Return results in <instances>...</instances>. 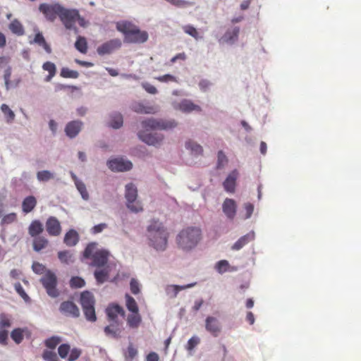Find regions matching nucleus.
<instances>
[{
  "instance_id": "obj_1",
  "label": "nucleus",
  "mask_w": 361,
  "mask_h": 361,
  "mask_svg": "<svg viewBox=\"0 0 361 361\" xmlns=\"http://www.w3.org/2000/svg\"><path fill=\"white\" fill-rule=\"evenodd\" d=\"M150 246L157 251H164L167 247L169 233L159 221H152L147 227Z\"/></svg>"
},
{
  "instance_id": "obj_2",
  "label": "nucleus",
  "mask_w": 361,
  "mask_h": 361,
  "mask_svg": "<svg viewBox=\"0 0 361 361\" xmlns=\"http://www.w3.org/2000/svg\"><path fill=\"white\" fill-rule=\"evenodd\" d=\"M116 30L124 35V42L126 43H143L148 39V34L142 31L140 28L128 20H122L116 23Z\"/></svg>"
},
{
  "instance_id": "obj_3",
  "label": "nucleus",
  "mask_w": 361,
  "mask_h": 361,
  "mask_svg": "<svg viewBox=\"0 0 361 361\" xmlns=\"http://www.w3.org/2000/svg\"><path fill=\"white\" fill-rule=\"evenodd\" d=\"M202 238L201 230L197 227L189 226L180 231L176 242L183 250H190L199 243Z\"/></svg>"
},
{
  "instance_id": "obj_4",
  "label": "nucleus",
  "mask_w": 361,
  "mask_h": 361,
  "mask_svg": "<svg viewBox=\"0 0 361 361\" xmlns=\"http://www.w3.org/2000/svg\"><path fill=\"white\" fill-rule=\"evenodd\" d=\"M97 243H90L83 252L84 257L92 259V265L97 267H104L108 261L109 252L104 249H98Z\"/></svg>"
},
{
  "instance_id": "obj_5",
  "label": "nucleus",
  "mask_w": 361,
  "mask_h": 361,
  "mask_svg": "<svg viewBox=\"0 0 361 361\" xmlns=\"http://www.w3.org/2000/svg\"><path fill=\"white\" fill-rule=\"evenodd\" d=\"M125 197L127 200L126 206L133 212L137 213L142 211V207L139 201H137V190L133 183L126 185Z\"/></svg>"
},
{
  "instance_id": "obj_6",
  "label": "nucleus",
  "mask_w": 361,
  "mask_h": 361,
  "mask_svg": "<svg viewBox=\"0 0 361 361\" xmlns=\"http://www.w3.org/2000/svg\"><path fill=\"white\" fill-rule=\"evenodd\" d=\"M40 281L50 297L56 298L59 296V293L56 288L57 279L54 273L51 271H47Z\"/></svg>"
},
{
  "instance_id": "obj_7",
  "label": "nucleus",
  "mask_w": 361,
  "mask_h": 361,
  "mask_svg": "<svg viewBox=\"0 0 361 361\" xmlns=\"http://www.w3.org/2000/svg\"><path fill=\"white\" fill-rule=\"evenodd\" d=\"M79 17V11L77 9H68L62 6L59 18L66 29H73L75 33L78 32V30L74 27L77 18Z\"/></svg>"
},
{
  "instance_id": "obj_8",
  "label": "nucleus",
  "mask_w": 361,
  "mask_h": 361,
  "mask_svg": "<svg viewBox=\"0 0 361 361\" xmlns=\"http://www.w3.org/2000/svg\"><path fill=\"white\" fill-rule=\"evenodd\" d=\"M62 6L59 4H41L39 6V11L43 13L46 19L50 22H54L57 16L59 17L61 12Z\"/></svg>"
},
{
  "instance_id": "obj_9",
  "label": "nucleus",
  "mask_w": 361,
  "mask_h": 361,
  "mask_svg": "<svg viewBox=\"0 0 361 361\" xmlns=\"http://www.w3.org/2000/svg\"><path fill=\"white\" fill-rule=\"evenodd\" d=\"M142 127L148 129H171L176 126L174 121L156 120L154 118H149L142 122Z\"/></svg>"
},
{
  "instance_id": "obj_10",
  "label": "nucleus",
  "mask_w": 361,
  "mask_h": 361,
  "mask_svg": "<svg viewBox=\"0 0 361 361\" xmlns=\"http://www.w3.org/2000/svg\"><path fill=\"white\" fill-rule=\"evenodd\" d=\"M121 45L122 42L120 39H113L99 46L97 49V51L98 54L101 56L109 54L114 51L121 48Z\"/></svg>"
},
{
  "instance_id": "obj_11",
  "label": "nucleus",
  "mask_w": 361,
  "mask_h": 361,
  "mask_svg": "<svg viewBox=\"0 0 361 361\" xmlns=\"http://www.w3.org/2000/svg\"><path fill=\"white\" fill-rule=\"evenodd\" d=\"M205 329L212 336L217 337L220 335L222 327L219 320L212 316H208L205 319Z\"/></svg>"
},
{
  "instance_id": "obj_12",
  "label": "nucleus",
  "mask_w": 361,
  "mask_h": 361,
  "mask_svg": "<svg viewBox=\"0 0 361 361\" xmlns=\"http://www.w3.org/2000/svg\"><path fill=\"white\" fill-rule=\"evenodd\" d=\"M109 168L113 171H126L132 169L133 164L130 161L123 159H114L107 162Z\"/></svg>"
},
{
  "instance_id": "obj_13",
  "label": "nucleus",
  "mask_w": 361,
  "mask_h": 361,
  "mask_svg": "<svg viewBox=\"0 0 361 361\" xmlns=\"http://www.w3.org/2000/svg\"><path fill=\"white\" fill-rule=\"evenodd\" d=\"M139 138L149 145L159 146L161 145L164 137L159 133H146L144 131L138 133Z\"/></svg>"
},
{
  "instance_id": "obj_14",
  "label": "nucleus",
  "mask_w": 361,
  "mask_h": 361,
  "mask_svg": "<svg viewBox=\"0 0 361 361\" xmlns=\"http://www.w3.org/2000/svg\"><path fill=\"white\" fill-rule=\"evenodd\" d=\"M60 312L67 317L77 318L80 316V310L72 301L63 302L59 307Z\"/></svg>"
},
{
  "instance_id": "obj_15",
  "label": "nucleus",
  "mask_w": 361,
  "mask_h": 361,
  "mask_svg": "<svg viewBox=\"0 0 361 361\" xmlns=\"http://www.w3.org/2000/svg\"><path fill=\"white\" fill-rule=\"evenodd\" d=\"M240 27L238 26L228 28L224 35L219 39L220 44H233L238 39Z\"/></svg>"
},
{
  "instance_id": "obj_16",
  "label": "nucleus",
  "mask_w": 361,
  "mask_h": 361,
  "mask_svg": "<svg viewBox=\"0 0 361 361\" xmlns=\"http://www.w3.org/2000/svg\"><path fill=\"white\" fill-rule=\"evenodd\" d=\"M46 230L49 235L58 236L61 233V226L55 216H50L46 221Z\"/></svg>"
},
{
  "instance_id": "obj_17",
  "label": "nucleus",
  "mask_w": 361,
  "mask_h": 361,
  "mask_svg": "<svg viewBox=\"0 0 361 361\" xmlns=\"http://www.w3.org/2000/svg\"><path fill=\"white\" fill-rule=\"evenodd\" d=\"M222 210L226 217L233 220L237 212V204L234 200L226 198L222 204Z\"/></svg>"
},
{
  "instance_id": "obj_18",
  "label": "nucleus",
  "mask_w": 361,
  "mask_h": 361,
  "mask_svg": "<svg viewBox=\"0 0 361 361\" xmlns=\"http://www.w3.org/2000/svg\"><path fill=\"white\" fill-rule=\"evenodd\" d=\"M238 176V172L236 169L232 171L223 183L224 190L231 193H233L235 190L236 180Z\"/></svg>"
},
{
  "instance_id": "obj_19",
  "label": "nucleus",
  "mask_w": 361,
  "mask_h": 361,
  "mask_svg": "<svg viewBox=\"0 0 361 361\" xmlns=\"http://www.w3.org/2000/svg\"><path fill=\"white\" fill-rule=\"evenodd\" d=\"M82 123L79 121H72L67 123L65 132L68 137L73 138L78 135L81 130Z\"/></svg>"
},
{
  "instance_id": "obj_20",
  "label": "nucleus",
  "mask_w": 361,
  "mask_h": 361,
  "mask_svg": "<svg viewBox=\"0 0 361 361\" xmlns=\"http://www.w3.org/2000/svg\"><path fill=\"white\" fill-rule=\"evenodd\" d=\"M197 282L188 283L184 286H178V285H168L166 287V293L171 298H176L179 291L185 290L187 288H190L196 286Z\"/></svg>"
},
{
  "instance_id": "obj_21",
  "label": "nucleus",
  "mask_w": 361,
  "mask_h": 361,
  "mask_svg": "<svg viewBox=\"0 0 361 361\" xmlns=\"http://www.w3.org/2000/svg\"><path fill=\"white\" fill-rule=\"evenodd\" d=\"M131 109L137 114H154L157 109L153 106H145L141 102H135L132 104Z\"/></svg>"
},
{
  "instance_id": "obj_22",
  "label": "nucleus",
  "mask_w": 361,
  "mask_h": 361,
  "mask_svg": "<svg viewBox=\"0 0 361 361\" xmlns=\"http://www.w3.org/2000/svg\"><path fill=\"white\" fill-rule=\"evenodd\" d=\"M106 312L109 319L111 321H114L118 314H121L122 317L125 316V312L123 309L118 305H109L106 308Z\"/></svg>"
},
{
  "instance_id": "obj_23",
  "label": "nucleus",
  "mask_w": 361,
  "mask_h": 361,
  "mask_svg": "<svg viewBox=\"0 0 361 361\" xmlns=\"http://www.w3.org/2000/svg\"><path fill=\"white\" fill-rule=\"evenodd\" d=\"M78 233L74 229H70L65 234L63 243L68 247L75 246L79 241Z\"/></svg>"
},
{
  "instance_id": "obj_24",
  "label": "nucleus",
  "mask_w": 361,
  "mask_h": 361,
  "mask_svg": "<svg viewBox=\"0 0 361 361\" xmlns=\"http://www.w3.org/2000/svg\"><path fill=\"white\" fill-rule=\"evenodd\" d=\"M43 231V224L39 220H33L28 226V233L32 238L40 236Z\"/></svg>"
},
{
  "instance_id": "obj_25",
  "label": "nucleus",
  "mask_w": 361,
  "mask_h": 361,
  "mask_svg": "<svg viewBox=\"0 0 361 361\" xmlns=\"http://www.w3.org/2000/svg\"><path fill=\"white\" fill-rule=\"evenodd\" d=\"M178 108L180 111L185 113H190L192 111H202V109L200 106L194 104L192 101L188 99L182 100L178 104Z\"/></svg>"
},
{
  "instance_id": "obj_26",
  "label": "nucleus",
  "mask_w": 361,
  "mask_h": 361,
  "mask_svg": "<svg viewBox=\"0 0 361 361\" xmlns=\"http://www.w3.org/2000/svg\"><path fill=\"white\" fill-rule=\"evenodd\" d=\"M36 205V198L32 195L27 196L23 200L22 210L25 214L30 213L35 209Z\"/></svg>"
},
{
  "instance_id": "obj_27",
  "label": "nucleus",
  "mask_w": 361,
  "mask_h": 361,
  "mask_svg": "<svg viewBox=\"0 0 361 361\" xmlns=\"http://www.w3.org/2000/svg\"><path fill=\"white\" fill-rule=\"evenodd\" d=\"M255 233L254 232L249 233L241 238H240L232 246V249L234 250H239L247 245L250 241L254 240Z\"/></svg>"
},
{
  "instance_id": "obj_28",
  "label": "nucleus",
  "mask_w": 361,
  "mask_h": 361,
  "mask_svg": "<svg viewBox=\"0 0 361 361\" xmlns=\"http://www.w3.org/2000/svg\"><path fill=\"white\" fill-rule=\"evenodd\" d=\"M80 304L84 307H92L94 305L93 295L89 291H84L80 295Z\"/></svg>"
},
{
  "instance_id": "obj_29",
  "label": "nucleus",
  "mask_w": 361,
  "mask_h": 361,
  "mask_svg": "<svg viewBox=\"0 0 361 361\" xmlns=\"http://www.w3.org/2000/svg\"><path fill=\"white\" fill-rule=\"evenodd\" d=\"M49 244V240L44 236L35 237L33 239L32 246L36 252H39L46 248Z\"/></svg>"
},
{
  "instance_id": "obj_30",
  "label": "nucleus",
  "mask_w": 361,
  "mask_h": 361,
  "mask_svg": "<svg viewBox=\"0 0 361 361\" xmlns=\"http://www.w3.org/2000/svg\"><path fill=\"white\" fill-rule=\"evenodd\" d=\"M141 322L142 317L139 314V312H137V313H131L128 316L127 324L131 329L138 328Z\"/></svg>"
},
{
  "instance_id": "obj_31",
  "label": "nucleus",
  "mask_w": 361,
  "mask_h": 361,
  "mask_svg": "<svg viewBox=\"0 0 361 361\" xmlns=\"http://www.w3.org/2000/svg\"><path fill=\"white\" fill-rule=\"evenodd\" d=\"M123 116L120 113H115L111 116L109 126L113 128L118 129L123 126Z\"/></svg>"
},
{
  "instance_id": "obj_32",
  "label": "nucleus",
  "mask_w": 361,
  "mask_h": 361,
  "mask_svg": "<svg viewBox=\"0 0 361 361\" xmlns=\"http://www.w3.org/2000/svg\"><path fill=\"white\" fill-rule=\"evenodd\" d=\"M42 68L43 70L49 72V75L45 78V80L47 82L50 81L56 75V68L55 64L52 62L47 61L42 65Z\"/></svg>"
},
{
  "instance_id": "obj_33",
  "label": "nucleus",
  "mask_w": 361,
  "mask_h": 361,
  "mask_svg": "<svg viewBox=\"0 0 361 361\" xmlns=\"http://www.w3.org/2000/svg\"><path fill=\"white\" fill-rule=\"evenodd\" d=\"M126 306L131 313L139 312L138 305L135 300L128 294H126Z\"/></svg>"
},
{
  "instance_id": "obj_34",
  "label": "nucleus",
  "mask_w": 361,
  "mask_h": 361,
  "mask_svg": "<svg viewBox=\"0 0 361 361\" xmlns=\"http://www.w3.org/2000/svg\"><path fill=\"white\" fill-rule=\"evenodd\" d=\"M9 29L13 33L18 36L23 35L24 34V28L23 25L16 19L13 20L9 24Z\"/></svg>"
},
{
  "instance_id": "obj_35",
  "label": "nucleus",
  "mask_w": 361,
  "mask_h": 361,
  "mask_svg": "<svg viewBox=\"0 0 361 361\" xmlns=\"http://www.w3.org/2000/svg\"><path fill=\"white\" fill-rule=\"evenodd\" d=\"M94 274L97 283H103L107 280L109 273L107 268H104L96 270Z\"/></svg>"
},
{
  "instance_id": "obj_36",
  "label": "nucleus",
  "mask_w": 361,
  "mask_h": 361,
  "mask_svg": "<svg viewBox=\"0 0 361 361\" xmlns=\"http://www.w3.org/2000/svg\"><path fill=\"white\" fill-rule=\"evenodd\" d=\"M72 178L75 180V185L77 187V189L78 190V191L81 194L82 197L84 200H88L89 195H88V192L87 191L85 185L82 182L79 181L78 180H77L75 175L73 174V173H72Z\"/></svg>"
},
{
  "instance_id": "obj_37",
  "label": "nucleus",
  "mask_w": 361,
  "mask_h": 361,
  "mask_svg": "<svg viewBox=\"0 0 361 361\" xmlns=\"http://www.w3.org/2000/svg\"><path fill=\"white\" fill-rule=\"evenodd\" d=\"M75 49L82 54H86L87 51V42L84 37L79 36L75 43Z\"/></svg>"
},
{
  "instance_id": "obj_38",
  "label": "nucleus",
  "mask_w": 361,
  "mask_h": 361,
  "mask_svg": "<svg viewBox=\"0 0 361 361\" xmlns=\"http://www.w3.org/2000/svg\"><path fill=\"white\" fill-rule=\"evenodd\" d=\"M11 337L16 343H20L24 338V330L20 328L13 329L11 333Z\"/></svg>"
},
{
  "instance_id": "obj_39",
  "label": "nucleus",
  "mask_w": 361,
  "mask_h": 361,
  "mask_svg": "<svg viewBox=\"0 0 361 361\" xmlns=\"http://www.w3.org/2000/svg\"><path fill=\"white\" fill-rule=\"evenodd\" d=\"M58 257L61 262L65 264H69L73 262V255L68 250L59 252Z\"/></svg>"
},
{
  "instance_id": "obj_40",
  "label": "nucleus",
  "mask_w": 361,
  "mask_h": 361,
  "mask_svg": "<svg viewBox=\"0 0 361 361\" xmlns=\"http://www.w3.org/2000/svg\"><path fill=\"white\" fill-rule=\"evenodd\" d=\"M60 75L64 78H78L79 77V73L77 71L63 67L61 70Z\"/></svg>"
},
{
  "instance_id": "obj_41",
  "label": "nucleus",
  "mask_w": 361,
  "mask_h": 361,
  "mask_svg": "<svg viewBox=\"0 0 361 361\" xmlns=\"http://www.w3.org/2000/svg\"><path fill=\"white\" fill-rule=\"evenodd\" d=\"M1 110L2 111V112L4 113L6 118V121L8 123H11L14 118H15V114L14 112L9 108V106L6 104H3L1 106Z\"/></svg>"
},
{
  "instance_id": "obj_42",
  "label": "nucleus",
  "mask_w": 361,
  "mask_h": 361,
  "mask_svg": "<svg viewBox=\"0 0 361 361\" xmlns=\"http://www.w3.org/2000/svg\"><path fill=\"white\" fill-rule=\"evenodd\" d=\"M185 146L187 149H190L195 155L202 154L203 152L202 147L192 141L187 142Z\"/></svg>"
},
{
  "instance_id": "obj_43",
  "label": "nucleus",
  "mask_w": 361,
  "mask_h": 361,
  "mask_svg": "<svg viewBox=\"0 0 361 361\" xmlns=\"http://www.w3.org/2000/svg\"><path fill=\"white\" fill-rule=\"evenodd\" d=\"M61 339L59 336H51L44 341L47 348L54 350L61 343Z\"/></svg>"
},
{
  "instance_id": "obj_44",
  "label": "nucleus",
  "mask_w": 361,
  "mask_h": 361,
  "mask_svg": "<svg viewBox=\"0 0 361 361\" xmlns=\"http://www.w3.org/2000/svg\"><path fill=\"white\" fill-rule=\"evenodd\" d=\"M37 178L39 181L45 182L54 178V174L47 170L40 171L37 172Z\"/></svg>"
},
{
  "instance_id": "obj_45",
  "label": "nucleus",
  "mask_w": 361,
  "mask_h": 361,
  "mask_svg": "<svg viewBox=\"0 0 361 361\" xmlns=\"http://www.w3.org/2000/svg\"><path fill=\"white\" fill-rule=\"evenodd\" d=\"M84 314L87 320L90 322H95L97 319L94 307H88L82 308Z\"/></svg>"
},
{
  "instance_id": "obj_46",
  "label": "nucleus",
  "mask_w": 361,
  "mask_h": 361,
  "mask_svg": "<svg viewBox=\"0 0 361 361\" xmlns=\"http://www.w3.org/2000/svg\"><path fill=\"white\" fill-rule=\"evenodd\" d=\"M228 163V159L223 151L220 150L217 154V164L216 169H223L225 165Z\"/></svg>"
},
{
  "instance_id": "obj_47",
  "label": "nucleus",
  "mask_w": 361,
  "mask_h": 361,
  "mask_svg": "<svg viewBox=\"0 0 361 361\" xmlns=\"http://www.w3.org/2000/svg\"><path fill=\"white\" fill-rule=\"evenodd\" d=\"M104 331L106 335H111L114 337H117L121 332L117 324L106 326Z\"/></svg>"
},
{
  "instance_id": "obj_48",
  "label": "nucleus",
  "mask_w": 361,
  "mask_h": 361,
  "mask_svg": "<svg viewBox=\"0 0 361 361\" xmlns=\"http://www.w3.org/2000/svg\"><path fill=\"white\" fill-rule=\"evenodd\" d=\"M215 268L219 274H224L228 270L229 263L225 259L220 260L216 264Z\"/></svg>"
},
{
  "instance_id": "obj_49",
  "label": "nucleus",
  "mask_w": 361,
  "mask_h": 361,
  "mask_svg": "<svg viewBox=\"0 0 361 361\" xmlns=\"http://www.w3.org/2000/svg\"><path fill=\"white\" fill-rule=\"evenodd\" d=\"M85 281L78 276H73L70 281V286L73 288H82L85 286Z\"/></svg>"
},
{
  "instance_id": "obj_50",
  "label": "nucleus",
  "mask_w": 361,
  "mask_h": 361,
  "mask_svg": "<svg viewBox=\"0 0 361 361\" xmlns=\"http://www.w3.org/2000/svg\"><path fill=\"white\" fill-rule=\"evenodd\" d=\"M17 220V214L14 212L8 214L4 216L1 221V224H10L15 222Z\"/></svg>"
},
{
  "instance_id": "obj_51",
  "label": "nucleus",
  "mask_w": 361,
  "mask_h": 361,
  "mask_svg": "<svg viewBox=\"0 0 361 361\" xmlns=\"http://www.w3.org/2000/svg\"><path fill=\"white\" fill-rule=\"evenodd\" d=\"M71 347L68 344L63 343L59 346L58 353L62 359L66 358L68 354L70 353Z\"/></svg>"
},
{
  "instance_id": "obj_52",
  "label": "nucleus",
  "mask_w": 361,
  "mask_h": 361,
  "mask_svg": "<svg viewBox=\"0 0 361 361\" xmlns=\"http://www.w3.org/2000/svg\"><path fill=\"white\" fill-rule=\"evenodd\" d=\"M183 29L185 33L188 34L189 35L192 36V37H194L195 39H198V37H199L198 32L196 30V28L194 27L192 25H185L183 27Z\"/></svg>"
},
{
  "instance_id": "obj_53",
  "label": "nucleus",
  "mask_w": 361,
  "mask_h": 361,
  "mask_svg": "<svg viewBox=\"0 0 361 361\" xmlns=\"http://www.w3.org/2000/svg\"><path fill=\"white\" fill-rule=\"evenodd\" d=\"M171 4L178 8L186 7L192 5V2L185 0H166Z\"/></svg>"
},
{
  "instance_id": "obj_54",
  "label": "nucleus",
  "mask_w": 361,
  "mask_h": 361,
  "mask_svg": "<svg viewBox=\"0 0 361 361\" xmlns=\"http://www.w3.org/2000/svg\"><path fill=\"white\" fill-rule=\"evenodd\" d=\"M200 342L199 337L194 336L188 341L186 348L188 350H193Z\"/></svg>"
},
{
  "instance_id": "obj_55",
  "label": "nucleus",
  "mask_w": 361,
  "mask_h": 361,
  "mask_svg": "<svg viewBox=\"0 0 361 361\" xmlns=\"http://www.w3.org/2000/svg\"><path fill=\"white\" fill-rule=\"evenodd\" d=\"M14 287L16 292L20 295L22 298H23L25 301H28L30 300L29 296L27 295V293H25V290L23 289V286L20 283L18 282L15 283Z\"/></svg>"
},
{
  "instance_id": "obj_56",
  "label": "nucleus",
  "mask_w": 361,
  "mask_h": 361,
  "mask_svg": "<svg viewBox=\"0 0 361 361\" xmlns=\"http://www.w3.org/2000/svg\"><path fill=\"white\" fill-rule=\"evenodd\" d=\"M130 288L131 293L134 295L138 294L140 291V284H139L138 281L135 279H132L130 280Z\"/></svg>"
},
{
  "instance_id": "obj_57",
  "label": "nucleus",
  "mask_w": 361,
  "mask_h": 361,
  "mask_svg": "<svg viewBox=\"0 0 361 361\" xmlns=\"http://www.w3.org/2000/svg\"><path fill=\"white\" fill-rule=\"evenodd\" d=\"M81 355V350L74 348L70 350V356L68 361H75L79 358Z\"/></svg>"
},
{
  "instance_id": "obj_58",
  "label": "nucleus",
  "mask_w": 361,
  "mask_h": 361,
  "mask_svg": "<svg viewBox=\"0 0 361 361\" xmlns=\"http://www.w3.org/2000/svg\"><path fill=\"white\" fill-rule=\"evenodd\" d=\"M32 268L33 271L38 274H43L46 270V267L39 262H34L32 264Z\"/></svg>"
},
{
  "instance_id": "obj_59",
  "label": "nucleus",
  "mask_w": 361,
  "mask_h": 361,
  "mask_svg": "<svg viewBox=\"0 0 361 361\" xmlns=\"http://www.w3.org/2000/svg\"><path fill=\"white\" fill-rule=\"evenodd\" d=\"M107 226H108L107 224L105 223H102V224L95 225L94 226H93L91 228V232L93 234H97V233L103 231L104 229H106L107 228Z\"/></svg>"
},
{
  "instance_id": "obj_60",
  "label": "nucleus",
  "mask_w": 361,
  "mask_h": 361,
  "mask_svg": "<svg viewBox=\"0 0 361 361\" xmlns=\"http://www.w3.org/2000/svg\"><path fill=\"white\" fill-rule=\"evenodd\" d=\"M157 80H159V82H169V81H172V82L177 81L176 77L172 75H170V74H166V75L159 76V77L157 78Z\"/></svg>"
},
{
  "instance_id": "obj_61",
  "label": "nucleus",
  "mask_w": 361,
  "mask_h": 361,
  "mask_svg": "<svg viewBox=\"0 0 361 361\" xmlns=\"http://www.w3.org/2000/svg\"><path fill=\"white\" fill-rule=\"evenodd\" d=\"M244 209L245 210V219H248L250 218L252 213H253V211H254V205L250 202H247L244 204Z\"/></svg>"
},
{
  "instance_id": "obj_62",
  "label": "nucleus",
  "mask_w": 361,
  "mask_h": 361,
  "mask_svg": "<svg viewBox=\"0 0 361 361\" xmlns=\"http://www.w3.org/2000/svg\"><path fill=\"white\" fill-rule=\"evenodd\" d=\"M137 350L132 345H130L128 347V349H127V357L128 358H130V359L135 358V357L137 355Z\"/></svg>"
},
{
  "instance_id": "obj_63",
  "label": "nucleus",
  "mask_w": 361,
  "mask_h": 361,
  "mask_svg": "<svg viewBox=\"0 0 361 361\" xmlns=\"http://www.w3.org/2000/svg\"><path fill=\"white\" fill-rule=\"evenodd\" d=\"M56 357V355L52 352L46 350L43 353V358L47 360L54 361V360Z\"/></svg>"
},
{
  "instance_id": "obj_64",
  "label": "nucleus",
  "mask_w": 361,
  "mask_h": 361,
  "mask_svg": "<svg viewBox=\"0 0 361 361\" xmlns=\"http://www.w3.org/2000/svg\"><path fill=\"white\" fill-rule=\"evenodd\" d=\"M45 42L44 37L41 32H37L34 38L33 42L41 46Z\"/></svg>"
}]
</instances>
